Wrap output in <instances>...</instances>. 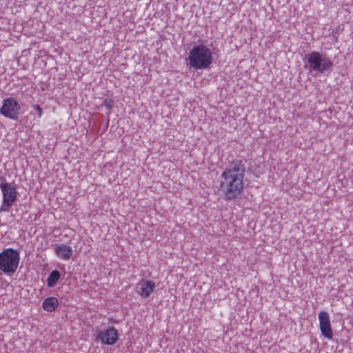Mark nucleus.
Segmentation results:
<instances>
[{
    "instance_id": "obj_1",
    "label": "nucleus",
    "mask_w": 353,
    "mask_h": 353,
    "mask_svg": "<svg viewBox=\"0 0 353 353\" xmlns=\"http://www.w3.org/2000/svg\"><path fill=\"white\" fill-rule=\"evenodd\" d=\"M246 162L245 159H233L222 172L220 188L226 200L234 199L241 194Z\"/></svg>"
},
{
    "instance_id": "obj_2",
    "label": "nucleus",
    "mask_w": 353,
    "mask_h": 353,
    "mask_svg": "<svg viewBox=\"0 0 353 353\" xmlns=\"http://www.w3.org/2000/svg\"><path fill=\"white\" fill-rule=\"evenodd\" d=\"M188 60L190 66L195 70L207 69L212 63V52L208 46L199 44L190 50Z\"/></svg>"
},
{
    "instance_id": "obj_3",
    "label": "nucleus",
    "mask_w": 353,
    "mask_h": 353,
    "mask_svg": "<svg viewBox=\"0 0 353 353\" xmlns=\"http://www.w3.org/2000/svg\"><path fill=\"white\" fill-rule=\"evenodd\" d=\"M305 60L308 65L307 69L310 72L324 74L330 73L333 70L334 62L325 53L312 51L306 54ZM305 68H307V65H305Z\"/></svg>"
},
{
    "instance_id": "obj_4",
    "label": "nucleus",
    "mask_w": 353,
    "mask_h": 353,
    "mask_svg": "<svg viewBox=\"0 0 353 353\" xmlns=\"http://www.w3.org/2000/svg\"><path fill=\"white\" fill-rule=\"evenodd\" d=\"M19 261L20 254L17 250L6 248L0 252V270L7 275L17 271Z\"/></svg>"
},
{
    "instance_id": "obj_5",
    "label": "nucleus",
    "mask_w": 353,
    "mask_h": 353,
    "mask_svg": "<svg viewBox=\"0 0 353 353\" xmlns=\"http://www.w3.org/2000/svg\"><path fill=\"white\" fill-rule=\"evenodd\" d=\"M0 189L3 194V204L0 208V212H8L17 197L15 183L13 181L10 184H0Z\"/></svg>"
},
{
    "instance_id": "obj_6",
    "label": "nucleus",
    "mask_w": 353,
    "mask_h": 353,
    "mask_svg": "<svg viewBox=\"0 0 353 353\" xmlns=\"http://www.w3.org/2000/svg\"><path fill=\"white\" fill-rule=\"evenodd\" d=\"M20 109L21 107L17 101L14 98L9 97L3 100V105L0 108V113L6 117L17 121Z\"/></svg>"
},
{
    "instance_id": "obj_7",
    "label": "nucleus",
    "mask_w": 353,
    "mask_h": 353,
    "mask_svg": "<svg viewBox=\"0 0 353 353\" xmlns=\"http://www.w3.org/2000/svg\"><path fill=\"white\" fill-rule=\"evenodd\" d=\"M119 340V332L114 327L100 331L96 335L94 341H101V344L106 345H114Z\"/></svg>"
},
{
    "instance_id": "obj_8",
    "label": "nucleus",
    "mask_w": 353,
    "mask_h": 353,
    "mask_svg": "<svg viewBox=\"0 0 353 353\" xmlns=\"http://www.w3.org/2000/svg\"><path fill=\"white\" fill-rule=\"evenodd\" d=\"M318 317L321 334L328 339H332L333 337V332L328 313L325 311H321L318 314Z\"/></svg>"
},
{
    "instance_id": "obj_9",
    "label": "nucleus",
    "mask_w": 353,
    "mask_h": 353,
    "mask_svg": "<svg viewBox=\"0 0 353 353\" xmlns=\"http://www.w3.org/2000/svg\"><path fill=\"white\" fill-rule=\"evenodd\" d=\"M54 246V250L57 256L63 260H69L73 253V250L70 246L65 244H55Z\"/></svg>"
},
{
    "instance_id": "obj_10",
    "label": "nucleus",
    "mask_w": 353,
    "mask_h": 353,
    "mask_svg": "<svg viewBox=\"0 0 353 353\" xmlns=\"http://www.w3.org/2000/svg\"><path fill=\"white\" fill-rule=\"evenodd\" d=\"M155 287L156 285L153 281L150 280L143 281L141 283V287L139 293L142 297L148 298L154 292Z\"/></svg>"
},
{
    "instance_id": "obj_11",
    "label": "nucleus",
    "mask_w": 353,
    "mask_h": 353,
    "mask_svg": "<svg viewBox=\"0 0 353 353\" xmlns=\"http://www.w3.org/2000/svg\"><path fill=\"white\" fill-rule=\"evenodd\" d=\"M59 305V301L56 297L50 296L45 299L42 303L43 310L48 312L54 311Z\"/></svg>"
},
{
    "instance_id": "obj_12",
    "label": "nucleus",
    "mask_w": 353,
    "mask_h": 353,
    "mask_svg": "<svg viewBox=\"0 0 353 353\" xmlns=\"http://www.w3.org/2000/svg\"><path fill=\"white\" fill-rule=\"evenodd\" d=\"M60 276L61 274L58 270H52L47 279L48 286L49 288H53L57 284V281L59 280Z\"/></svg>"
},
{
    "instance_id": "obj_13",
    "label": "nucleus",
    "mask_w": 353,
    "mask_h": 353,
    "mask_svg": "<svg viewBox=\"0 0 353 353\" xmlns=\"http://www.w3.org/2000/svg\"><path fill=\"white\" fill-rule=\"evenodd\" d=\"M102 105L105 106L110 112L114 105V101L112 99L107 98L103 101Z\"/></svg>"
},
{
    "instance_id": "obj_14",
    "label": "nucleus",
    "mask_w": 353,
    "mask_h": 353,
    "mask_svg": "<svg viewBox=\"0 0 353 353\" xmlns=\"http://www.w3.org/2000/svg\"><path fill=\"white\" fill-rule=\"evenodd\" d=\"M32 108L36 110L37 112V114H38V116L39 117H41L43 114V110L41 109V108L39 105H37V104H34L32 105Z\"/></svg>"
},
{
    "instance_id": "obj_15",
    "label": "nucleus",
    "mask_w": 353,
    "mask_h": 353,
    "mask_svg": "<svg viewBox=\"0 0 353 353\" xmlns=\"http://www.w3.org/2000/svg\"><path fill=\"white\" fill-rule=\"evenodd\" d=\"M0 180H1L0 184H10V183H7L6 178L3 176H0Z\"/></svg>"
}]
</instances>
